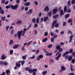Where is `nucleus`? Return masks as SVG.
<instances>
[{
  "label": "nucleus",
  "instance_id": "1",
  "mask_svg": "<svg viewBox=\"0 0 75 75\" xmlns=\"http://www.w3.org/2000/svg\"><path fill=\"white\" fill-rule=\"evenodd\" d=\"M22 33V36H24V34H25V32L23 30L21 31H19L18 33V37L19 39H20V38H21V33Z\"/></svg>",
  "mask_w": 75,
  "mask_h": 75
},
{
  "label": "nucleus",
  "instance_id": "2",
  "mask_svg": "<svg viewBox=\"0 0 75 75\" xmlns=\"http://www.w3.org/2000/svg\"><path fill=\"white\" fill-rule=\"evenodd\" d=\"M57 20H55L53 23L52 24V28H54V26H55V27L57 28L59 26V24L58 23H57Z\"/></svg>",
  "mask_w": 75,
  "mask_h": 75
},
{
  "label": "nucleus",
  "instance_id": "3",
  "mask_svg": "<svg viewBox=\"0 0 75 75\" xmlns=\"http://www.w3.org/2000/svg\"><path fill=\"white\" fill-rule=\"evenodd\" d=\"M10 7H11L12 9H13V10H17L18 7V5L16 4L14 6L12 5H11L10 6Z\"/></svg>",
  "mask_w": 75,
  "mask_h": 75
},
{
  "label": "nucleus",
  "instance_id": "4",
  "mask_svg": "<svg viewBox=\"0 0 75 75\" xmlns=\"http://www.w3.org/2000/svg\"><path fill=\"white\" fill-rule=\"evenodd\" d=\"M61 56V53H59L58 55L55 58V60L56 61H58V60H59V57H60Z\"/></svg>",
  "mask_w": 75,
  "mask_h": 75
},
{
  "label": "nucleus",
  "instance_id": "5",
  "mask_svg": "<svg viewBox=\"0 0 75 75\" xmlns=\"http://www.w3.org/2000/svg\"><path fill=\"white\" fill-rule=\"evenodd\" d=\"M43 57V55H40L37 57V60L38 61H40L41 58H42Z\"/></svg>",
  "mask_w": 75,
  "mask_h": 75
},
{
  "label": "nucleus",
  "instance_id": "6",
  "mask_svg": "<svg viewBox=\"0 0 75 75\" xmlns=\"http://www.w3.org/2000/svg\"><path fill=\"white\" fill-rule=\"evenodd\" d=\"M57 10H58L57 8L54 9L52 10V14L53 15H54L56 13H57Z\"/></svg>",
  "mask_w": 75,
  "mask_h": 75
},
{
  "label": "nucleus",
  "instance_id": "7",
  "mask_svg": "<svg viewBox=\"0 0 75 75\" xmlns=\"http://www.w3.org/2000/svg\"><path fill=\"white\" fill-rule=\"evenodd\" d=\"M32 11H33V10L32 9H30L29 10L28 12H27V13L29 15H31L32 14Z\"/></svg>",
  "mask_w": 75,
  "mask_h": 75
},
{
  "label": "nucleus",
  "instance_id": "8",
  "mask_svg": "<svg viewBox=\"0 0 75 75\" xmlns=\"http://www.w3.org/2000/svg\"><path fill=\"white\" fill-rule=\"evenodd\" d=\"M45 52L46 53V55H47V56H51V55H52V53H48V52Z\"/></svg>",
  "mask_w": 75,
  "mask_h": 75
},
{
  "label": "nucleus",
  "instance_id": "9",
  "mask_svg": "<svg viewBox=\"0 0 75 75\" xmlns=\"http://www.w3.org/2000/svg\"><path fill=\"white\" fill-rule=\"evenodd\" d=\"M37 71V69H32V72L33 74L34 73H35V74H36V72Z\"/></svg>",
  "mask_w": 75,
  "mask_h": 75
},
{
  "label": "nucleus",
  "instance_id": "10",
  "mask_svg": "<svg viewBox=\"0 0 75 75\" xmlns=\"http://www.w3.org/2000/svg\"><path fill=\"white\" fill-rule=\"evenodd\" d=\"M49 10V8L48 7V6H46L45 7V8L44 10V11H46L47 12H48V11Z\"/></svg>",
  "mask_w": 75,
  "mask_h": 75
},
{
  "label": "nucleus",
  "instance_id": "11",
  "mask_svg": "<svg viewBox=\"0 0 75 75\" xmlns=\"http://www.w3.org/2000/svg\"><path fill=\"white\" fill-rule=\"evenodd\" d=\"M69 53V51H67L63 54V57H64L65 55H67V54H68Z\"/></svg>",
  "mask_w": 75,
  "mask_h": 75
},
{
  "label": "nucleus",
  "instance_id": "12",
  "mask_svg": "<svg viewBox=\"0 0 75 75\" xmlns=\"http://www.w3.org/2000/svg\"><path fill=\"white\" fill-rule=\"evenodd\" d=\"M59 52H58L55 55V56L57 57V56L59 53V52H62V49L60 48L59 50Z\"/></svg>",
  "mask_w": 75,
  "mask_h": 75
},
{
  "label": "nucleus",
  "instance_id": "13",
  "mask_svg": "<svg viewBox=\"0 0 75 75\" xmlns=\"http://www.w3.org/2000/svg\"><path fill=\"white\" fill-rule=\"evenodd\" d=\"M18 62H21V65H24V63H25V61H24V60L20 61H19Z\"/></svg>",
  "mask_w": 75,
  "mask_h": 75
},
{
  "label": "nucleus",
  "instance_id": "14",
  "mask_svg": "<svg viewBox=\"0 0 75 75\" xmlns=\"http://www.w3.org/2000/svg\"><path fill=\"white\" fill-rule=\"evenodd\" d=\"M73 67L72 65L70 64V68L71 69V71H74V69H73Z\"/></svg>",
  "mask_w": 75,
  "mask_h": 75
},
{
  "label": "nucleus",
  "instance_id": "15",
  "mask_svg": "<svg viewBox=\"0 0 75 75\" xmlns=\"http://www.w3.org/2000/svg\"><path fill=\"white\" fill-rule=\"evenodd\" d=\"M47 71H43L42 73V75H46V74H47Z\"/></svg>",
  "mask_w": 75,
  "mask_h": 75
},
{
  "label": "nucleus",
  "instance_id": "16",
  "mask_svg": "<svg viewBox=\"0 0 75 75\" xmlns=\"http://www.w3.org/2000/svg\"><path fill=\"white\" fill-rule=\"evenodd\" d=\"M19 46V45H16L14 46L13 47V48H14V49H16V48H18V47Z\"/></svg>",
  "mask_w": 75,
  "mask_h": 75
},
{
  "label": "nucleus",
  "instance_id": "17",
  "mask_svg": "<svg viewBox=\"0 0 75 75\" xmlns=\"http://www.w3.org/2000/svg\"><path fill=\"white\" fill-rule=\"evenodd\" d=\"M24 5L25 6H30V3L29 2H28L25 3L24 4Z\"/></svg>",
  "mask_w": 75,
  "mask_h": 75
},
{
  "label": "nucleus",
  "instance_id": "18",
  "mask_svg": "<svg viewBox=\"0 0 75 75\" xmlns=\"http://www.w3.org/2000/svg\"><path fill=\"white\" fill-rule=\"evenodd\" d=\"M61 69L62 71H65L66 69V68L65 67H64L62 66L61 68Z\"/></svg>",
  "mask_w": 75,
  "mask_h": 75
},
{
  "label": "nucleus",
  "instance_id": "19",
  "mask_svg": "<svg viewBox=\"0 0 75 75\" xmlns=\"http://www.w3.org/2000/svg\"><path fill=\"white\" fill-rule=\"evenodd\" d=\"M14 43V41H13V40H11L9 42V44L10 45H12Z\"/></svg>",
  "mask_w": 75,
  "mask_h": 75
},
{
  "label": "nucleus",
  "instance_id": "20",
  "mask_svg": "<svg viewBox=\"0 0 75 75\" xmlns=\"http://www.w3.org/2000/svg\"><path fill=\"white\" fill-rule=\"evenodd\" d=\"M48 40V38H45L42 41V42H45L47 41Z\"/></svg>",
  "mask_w": 75,
  "mask_h": 75
},
{
  "label": "nucleus",
  "instance_id": "21",
  "mask_svg": "<svg viewBox=\"0 0 75 75\" xmlns=\"http://www.w3.org/2000/svg\"><path fill=\"white\" fill-rule=\"evenodd\" d=\"M16 67L17 68H19V67H20V66H21V64H20V63H18V64L16 63Z\"/></svg>",
  "mask_w": 75,
  "mask_h": 75
},
{
  "label": "nucleus",
  "instance_id": "22",
  "mask_svg": "<svg viewBox=\"0 0 75 75\" xmlns=\"http://www.w3.org/2000/svg\"><path fill=\"white\" fill-rule=\"evenodd\" d=\"M67 6H65L64 8V13H65L67 12Z\"/></svg>",
  "mask_w": 75,
  "mask_h": 75
},
{
  "label": "nucleus",
  "instance_id": "23",
  "mask_svg": "<svg viewBox=\"0 0 75 75\" xmlns=\"http://www.w3.org/2000/svg\"><path fill=\"white\" fill-rule=\"evenodd\" d=\"M6 58V57H5L4 54H3L1 56L2 59H5Z\"/></svg>",
  "mask_w": 75,
  "mask_h": 75
},
{
  "label": "nucleus",
  "instance_id": "24",
  "mask_svg": "<svg viewBox=\"0 0 75 75\" xmlns=\"http://www.w3.org/2000/svg\"><path fill=\"white\" fill-rule=\"evenodd\" d=\"M72 59V56H70L68 58V60L69 61H71V59Z\"/></svg>",
  "mask_w": 75,
  "mask_h": 75
},
{
  "label": "nucleus",
  "instance_id": "25",
  "mask_svg": "<svg viewBox=\"0 0 75 75\" xmlns=\"http://www.w3.org/2000/svg\"><path fill=\"white\" fill-rule=\"evenodd\" d=\"M60 14L61 16H62L64 14V13L63 10H62L61 11Z\"/></svg>",
  "mask_w": 75,
  "mask_h": 75
},
{
  "label": "nucleus",
  "instance_id": "26",
  "mask_svg": "<svg viewBox=\"0 0 75 75\" xmlns=\"http://www.w3.org/2000/svg\"><path fill=\"white\" fill-rule=\"evenodd\" d=\"M59 17V15H57L55 16H53V18H55V19H56V18H58Z\"/></svg>",
  "mask_w": 75,
  "mask_h": 75
},
{
  "label": "nucleus",
  "instance_id": "27",
  "mask_svg": "<svg viewBox=\"0 0 75 75\" xmlns=\"http://www.w3.org/2000/svg\"><path fill=\"white\" fill-rule=\"evenodd\" d=\"M48 17H45L44 19V21L45 22V21H46L48 20Z\"/></svg>",
  "mask_w": 75,
  "mask_h": 75
},
{
  "label": "nucleus",
  "instance_id": "28",
  "mask_svg": "<svg viewBox=\"0 0 75 75\" xmlns=\"http://www.w3.org/2000/svg\"><path fill=\"white\" fill-rule=\"evenodd\" d=\"M21 23H22V22L21 21V20H19L16 22V23L17 24H21Z\"/></svg>",
  "mask_w": 75,
  "mask_h": 75
},
{
  "label": "nucleus",
  "instance_id": "29",
  "mask_svg": "<svg viewBox=\"0 0 75 75\" xmlns=\"http://www.w3.org/2000/svg\"><path fill=\"white\" fill-rule=\"evenodd\" d=\"M35 58V55H33V56L30 57V59H34Z\"/></svg>",
  "mask_w": 75,
  "mask_h": 75
},
{
  "label": "nucleus",
  "instance_id": "30",
  "mask_svg": "<svg viewBox=\"0 0 75 75\" xmlns=\"http://www.w3.org/2000/svg\"><path fill=\"white\" fill-rule=\"evenodd\" d=\"M8 62H5L4 63V65H5V66H7L8 65Z\"/></svg>",
  "mask_w": 75,
  "mask_h": 75
},
{
  "label": "nucleus",
  "instance_id": "31",
  "mask_svg": "<svg viewBox=\"0 0 75 75\" xmlns=\"http://www.w3.org/2000/svg\"><path fill=\"white\" fill-rule=\"evenodd\" d=\"M28 72L31 74V73H32V72H33V70H32V69H29Z\"/></svg>",
  "mask_w": 75,
  "mask_h": 75
},
{
  "label": "nucleus",
  "instance_id": "32",
  "mask_svg": "<svg viewBox=\"0 0 75 75\" xmlns=\"http://www.w3.org/2000/svg\"><path fill=\"white\" fill-rule=\"evenodd\" d=\"M1 18L2 20L3 21H4V20H5V19H6V17H5V16L3 17L2 16H1Z\"/></svg>",
  "mask_w": 75,
  "mask_h": 75
},
{
  "label": "nucleus",
  "instance_id": "33",
  "mask_svg": "<svg viewBox=\"0 0 75 75\" xmlns=\"http://www.w3.org/2000/svg\"><path fill=\"white\" fill-rule=\"evenodd\" d=\"M67 5L68 7H70V6H71V3H70V1H69L68 2Z\"/></svg>",
  "mask_w": 75,
  "mask_h": 75
},
{
  "label": "nucleus",
  "instance_id": "34",
  "mask_svg": "<svg viewBox=\"0 0 75 75\" xmlns=\"http://www.w3.org/2000/svg\"><path fill=\"white\" fill-rule=\"evenodd\" d=\"M60 48H61V46L59 45H58L56 47V48L57 50H59V49Z\"/></svg>",
  "mask_w": 75,
  "mask_h": 75
},
{
  "label": "nucleus",
  "instance_id": "35",
  "mask_svg": "<svg viewBox=\"0 0 75 75\" xmlns=\"http://www.w3.org/2000/svg\"><path fill=\"white\" fill-rule=\"evenodd\" d=\"M9 25H7L6 26V31H7L9 28Z\"/></svg>",
  "mask_w": 75,
  "mask_h": 75
},
{
  "label": "nucleus",
  "instance_id": "36",
  "mask_svg": "<svg viewBox=\"0 0 75 75\" xmlns=\"http://www.w3.org/2000/svg\"><path fill=\"white\" fill-rule=\"evenodd\" d=\"M13 50H11L10 51V55H12L13 54Z\"/></svg>",
  "mask_w": 75,
  "mask_h": 75
},
{
  "label": "nucleus",
  "instance_id": "37",
  "mask_svg": "<svg viewBox=\"0 0 75 75\" xmlns=\"http://www.w3.org/2000/svg\"><path fill=\"white\" fill-rule=\"evenodd\" d=\"M48 15L49 16V17H51V16H52V12H49L48 13Z\"/></svg>",
  "mask_w": 75,
  "mask_h": 75
},
{
  "label": "nucleus",
  "instance_id": "38",
  "mask_svg": "<svg viewBox=\"0 0 75 75\" xmlns=\"http://www.w3.org/2000/svg\"><path fill=\"white\" fill-rule=\"evenodd\" d=\"M22 58L23 59H26V56H23L22 57Z\"/></svg>",
  "mask_w": 75,
  "mask_h": 75
},
{
  "label": "nucleus",
  "instance_id": "39",
  "mask_svg": "<svg viewBox=\"0 0 75 75\" xmlns=\"http://www.w3.org/2000/svg\"><path fill=\"white\" fill-rule=\"evenodd\" d=\"M72 52H73V49L72 48L70 49L69 51V53H72Z\"/></svg>",
  "mask_w": 75,
  "mask_h": 75
},
{
  "label": "nucleus",
  "instance_id": "40",
  "mask_svg": "<svg viewBox=\"0 0 75 75\" xmlns=\"http://www.w3.org/2000/svg\"><path fill=\"white\" fill-rule=\"evenodd\" d=\"M38 27V25L37 23H35L34 25V28H37Z\"/></svg>",
  "mask_w": 75,
  "mask_h": 75
},
{
  "label": "nucleus",
  "instance_id": "41",
  "mask_svg": "<svg viewBox=\"0 0 75 75\" xmlns=\"http://www.w3.org/2000/svg\"><path fill=\"white\" fill-rule=\"evenodd\" d=\"M6 73L7 74H10V71L9 70H7L6 71Z\"/></svg>",
  "mask_w": 75,
  "mask_h": 75
},
{
  "label": "nucleus",
  "instance_id": "42",
  "mask_svg": "<svg viewBox=\"0 0 75 75\" xmlns=\"http://www.w3.org/2000/svg\"><path fill=\"white\" fill-rule=\"evenodd\" d=\"M4 62L3 61H0V64L1 65H4Z\"/></svg>",
  "mask_w": 75,
  "mask_h": 75
},
{
  "label": "nucleus",
  "instance_id": "43",
  "mask_svg": "<svg viewBox=\"0 0 75 75\" xmlns=\"http://www.w3.org/2000/svg\"><path fill=\"white\" fill-rule=\"evenodd\" d=\"M36 20V19L34 18L32 19V22H33L34 23H35Z\"/></svg>",
  "mask_w": 75,
  "mask_h": 75
},
{
  "label": "nucleus",
  "instance_id": "44",
  "mask_svg": "<svg viewBox=\"0 0 75 75\" xmlns=\"http://www.w3.org/2000/svg\"><path fill=\"white\" fill-rule=\"evenodd\" d=\"M69 14H67L65 15V17L66 18H68V17H69Z\"/></svg>",
  "mask_w": 75,
  "mask_h": 75
},
{
  "label": "nucleus",
  "instance_id": "45",
  "mask_svg": "<svg viewBox=\"0 0 75 75\" xmlns=\"http://www.w3.org/2000/svg\"><path fill=\"white\" fill-rule=\"evenodd\" d=\"M72 20L71 19H69L68 21V23H72Z\"/></svg>",
  "mask_w": 75,
  "mask_h": 75
},
{
  "label": "nucleus",
  "instance_id": "46",
  "mask_svg": "<svg viewBox=\"0 0 75 75\" xmlns=\"http://www.w3.org/2000/svg\"><path fill=\"white\" fill-rule=\"evenodd\" d=\"M71 3L72 4H75V0H72Z\"/></svg>",
  "mask_w": 75,
  "mask_h": 75
},
{
  "label": "nucleus",
  "instance_id": "47",
  "mask_svg": "<svg viewBox=\"0 0 75 75\" xmlns=\"http://www.w3.org/2000/svg\"><path fill=\"white\" fill-rule=\"evenodd\" d=\"M29 69H30V68H29V67H26L25 68V71H28V70H29Z\"/></svg>",
  "mask_w": 75,
  "mask_h": 75
},
{
  "label": "nucleus",
  "instance_id": "48",
  "mask_svg": "<svg viewBox=\"0 0 75 75\" xmlns=\"http://www.w3.org/2000/svg\"><path fill=\"white\" fill-rule=\"evenodd\" d=\"M71 9H69L67 10V13H71Z\"/></svg>",
  "mask_w": 75,
  "mask_h": 75
},
{
  "label": "nucleus",
  "instance_id": "49",
  "mask_svg": "<svg viewBox=\"0 0 75 75\" xmlns=\"http://www.w3.org/2000/svg\"><path fill=\"white\" fill-rule=\"evenodd\" d=\"M25 47V46L24 45L21 48V51H23V50H25V48L24 47Z\"/></svg>",
  "mask_w": 75,
  "mask_h": 75
},
{
  "label": "nucleus",
  "instance_id": "50",
  "mask_svg": "<svg viewBox=\"0 0 75 75\" xmlns=\"http://www.w3.org/2000/svg\"><path fill=\"white\" fill-rule=\"evenodd\" d=\"M50 34L51 37H52V36H53L54 35V34L52 32H51Z\"/></svg>",
  "mask_w": 75,
  "mask_h": 75
},
{
  "label": "nucleus",
  "instance_id": "51",
  "mask_svg": "<svg viewBox=\"0 0 75 75\" xmlns=\"http://www.w3.org/2000/svg\"><path fill=\"white\" fill-rule=\"evenodd\" d=\"M31 25H29V26L27 28V30H28V29H29V28L31 27Z\"/></svg>",
  "mask_w": 75,
  "mask_h": 75
},
{
  "label": "nucleus",
  "instance_id": "52",
  "mask_svg": "<svg viewBox=\"0 0 75 75\" xmlns=\"http://www.w3.org/2000/svg\"><path fill=\"white\" fill-rule=\"evenodd\" d=\"M52 44H50L48 45V47L49 48H51V47H52Z\"/></svg>",
  "mask_w": 75,
  "mask_h": 75
},
{
  "label": "nucleus",
  "instance_id": "53",
  "mask_svg": "<svg viewBox=\"0 0 75 75\" xmlns=\"http://www.w3.org/2000/svg\"><path fill=\"white\" fill-rule=\"evenodd\" d=\"M40 18H38L37 19H36V22L37 23V24H38V23L39 22V19Z\"/></svg>",
  "mask_w": 75,
  "mask_h": 75
},
{
  "label": "nucleus",
  "instance_id": "54",
  "mask_svg": "<svg viewBox=\"0 0 75 75\" xmlns=\"http://www.w3.org/2000/svg\"><path fill=\"white\" fill-rule=\"evenodd\" d=\"M75 62V59H73L71 60V62L73 64H74Z\"/></svg>",
  "mask_w": 75,
  "mask_h": 75
},
{
  "label": "nucleus",
  "instance_id": "55",
  "mask_svg": "<svg viewBox=\"0 0 75 75\" xmlns=\"http://www.w3.org/2000/svg\"><path fill=\"white\" fill-rule=\"evenodd\" d=\"M68 34H70L71 35V34H72V31L69 30Z\"/></svg>",
  "mask_w": 75,
  "mask_h": 75
},
{
  "label": "nucleus",
  "instance_id": "56",
  "mask_svg": "<svg viewBox=\"0 0 75 75\" xmlns=\"http://www.w3.org/2000/svg\"><path fill=\"white\" fill-rule=\"evenodd\" d=\"M51 42H53L54 41V37H53L52 38H51Z\"/></svg>",
  "mask_w": 75,
  "mask_h": 75
},
{
  "label": "nucleus",
  "instance_id": "57",
  "mask_svg": "<svg viewBox=\"0 0 75 75\" xmlns=\"http://www.w3.org/2000/svg\"><path fill=\"white\" fill-rule=\"evenodd\" d=\"M72 55L73 57H75V52H74L72 53Z\"/></svg>",
  "mask_w": 75,
  "mask_h": 75
},
{
  "label": "nucleus",
  "instance_id": "58",
  "mask_svg": "<svg viewBox=\"0 0 75 75\" xmlns=\"http://www.w3.org/2000/svg\"><path fill=\"white\" fill-rule=\"evenodd\" d=\"M25 11H28V7H25Z\"/></svg>",
  "mask_w": 75,
  "mask_h": 75
},
{
  "label": "nucleus",
  "instance_id": "59",
  "mask_svg": "<svg viewBox=\"0 0 75 75\" xmlns=\"http://www.w3.org/2000/svg\"><path fill=\"white\" fill-rule=\"evenodd\" d=\"M73 37H74V35H72L69 38L72 39V38H73Z\"/></svg>",
  "mask_w": 75,
  "mask_h": 75
},
{
  "label": "nucleus",
  "instance_id": "60",
  "mask_svg": "<svg viewBox=\"0 0 75 75\" xmlns=\"http://www.w3.org/2000/svg\"><path fill=\"white\" fill-rule=\"evenodd\" d=\"M54 62V60H53V59H51L50 60V62H51L52 63Z\"/></svg>",
  "mask_w": 75,
  "mask_h": 75
},
{
  "label": "nucleus",
  "instance_id": "61",
  "mask_svg": "<svg viewBox=\"0 0 75 75\" xmlns=\"http://www.w3.org/2000/svg\"><path fill=\"white\" fill-rule=\"evenodd\" d=\"M39 51H40V50H38L36 53V54H35L36 55H37V54H38V52H39Z\"/></svg>",
  "mask_w": 75,
  "mask_h": 75
},
{
  "label": "nucleus",
  "instance_id": "62",
  "mask_svg": "<svg viewBox=\"0 0 75 75\" xmlns=\"http://www.w3.org/2000/svg\"><path fill=\"white\" fill-rule=\"evenodd\" d=\"M66 23L65 22H64L63 23V26H65V25H66Z\"/></svg>",
  "mask_w": 75,
  "mask_h": 75
},
{
  "label": "nucleus",
  "instance_id": "63",
  "mask_svg": "<svg viewBox=\"0 0 75 75\" xmlns=\"http://www.w3.org/2000/svg\"><path fill=\"white\" fill-rule=\"evenodd\" d=\"M69 75H75V74L73 73H71L69 74Z\"/></svg>",
  "mask_w": 75,
  "mask_h": 75
},
{
  "label": "nucleus",
  "instance_id": "64",
  "mask_svg": "<svg viewBox=\"0 0 75 75\" xmlns=\"http://www.w3.org/2000/svg\"><path fill=\"white\" fill-rule=\"evenodd\" d=\"M1 13V14H4V11H3V10H2L1 12H0Z\"/></svg>",
  "mask_w": 75,
  "mask_h": 75
}]
</instances>
